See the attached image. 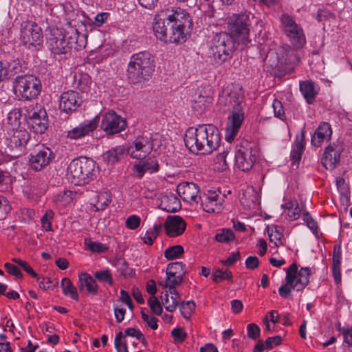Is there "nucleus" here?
I'll use <instances>...</instances> for the list:
<instances>
[{"label":"nucleus","instance_id":"1","mask_svg":"<svg viewBox=\"0 0 352 352\" xmlns=\"http://www.w3.org/2000/svg\"><path fill=\"white\" fill-rule=\"evenodd\" d=\"M192 27L190 16L179 8L168 11L165 15L157 14L153 23L155 36L163 42L171 43H184Z\"/></svg>","mask_w":352,"mask_h":352},{"label":"nucleus","instance_id":"2","mask_svg":"<svg viewBox=\"0 0 352 352\" xmlns=\"http://www.w3.org/2000/svg\"><path fill=\"white\" fill-rule=\"evenodd\" d=\"M244 94L242 88L234 87L233 89H224L219 94L217 105L223 111H231L228 118L225 139L231 142L236 136L244 120Z\"/></svg>","mask_w":352,"mask_h":352},{"label":"nucleus","instance_id":"3","mask_svg":"<svg viewBox=\"0 0 352 352\" xmlns=\"http://www.w3.org/2000/svg\"><path fill=\"white\" fill-rule=\"evenodd\" d=\"M154 60L148 52L133 54L126 70L129 80L133 84H142L148 81L154 71Z\"/></svg>","mask_w":352,"mask_h":352},{"label":"nucleus","instance_id":"4","mask_svg":"<svg viewBox=\"0 0 352 352\" xmlns=\"http://www.w3.org/2000/svg\"><path fill=\"white\" fill-rule=\"evenodd\" d=\"M96 163L87 157H80L73 160L67 168V175L71 183L76 186H82L94 179L96 173Z\"/></svg>","mask_w":352,"mask_h":352},{"label":"nucleus","instance_id":"5","mask_svg":"<svg viewBox=\"0 0 352 352\" xmlns=\"http://www.w3.org/2000/svg\"><path fill=\"white\" fill-rule=\"evenodd\" d=\"M77 37L76 29L64 32L61 29L53 28L47 38V45L54 54H67L72 48H76Z\"/></svg>","mask_w":352,"mask_h":352},{"label":"nucleus","instance_id":"6","mask_svg":"<svg viewBox=\"0 0 352 352\" xmlns=\"http://www.w3.org/2000/svg\"><path fill=\"white\" fill-rule=\"evenodd\" d=\"M15 95L21 100H30L40 94V80L33 75L18 76L13 81Z\"/></svg>","mask_w":352,"mask_h":352},{"label":"nucleus","instance_id":"7","mask_svg":"<svg viewBox=\"0 0 352 352\" xmlns=\"http://www.w3.org/2000/svg\"><path fill=\"white\" fill-rule=\"evenodd\" d=\"M251 14L248 12L233 14L228 20V28L232 38L240 39L244 44L250 42L249 39L250 27L251 25Z\"/></svg>","mask_w":352,"mask_h":352},{"label":"nucleus","instance_id":"8","mask_svg":"<svg viewBox=\"0 0 352 352\" xmlns=\"http://www.w3.org/2000/svg\"><path fill=\"white\" fill-rule=\"evenodd\" d=\"M233 47V38L229 34L226 32L217 34L212 39L210 47L214 62L218 65H221L231 58Z\"/></svg>","mask_w":352,"mask_h":352},{"label":"nucleus","instance_id":"9","mask_svg":"<svg viewBox=\"0 0 352 352\" xmlns=\"http://www.w3.org/2000/svg\"><path fill=\"white\" fill-rule=\"evenodd\" d=\"M20 39L28 49L38 50L43 43L41 28L34 21H23L21 25Z\"/></svg>","mask_w":352,"mask_h":352},{"label":"nucleus","instance_id":"10","mask_svg":"<svg viewBox=\"0 0 352 352\" xmlns=\"http://www.w3.org/2000/svg\"><path fill=\"white\" fill-rule=\"evenodd\" d=\"M280 27L292 45L296 47H302L305 42V36L302 28L287 13L280 17Z\"/></svg>","mask_w":352,"mask_h":352},{"label":"nucleus","instance_id":"11","mask_svg":"<svg viewBox=\"0 0 352 352\" xmlns=\"http://www.w3.org/2000/svg\"><path fill=\"white\" fill-rule=\"evenodd\" d=\"M29 134L25 130H10L7 133L3 144L6 146V152L13 157L19 156L23 151L28 141Z\"/></svg>","mask_w":352,"mask_h":352},{"label":"nucleus","instance_id":"12","mask_svg":"<svg viewBox=\"0 0 352 352\" xmlns=\"http://www.w3.org/2000/svg\"><path fill=\"white\" fill-rule=\"evenodd\" d=\"M208 124L199 125L197 128H189L184 135L186 146L193 153L204 154V138H207Z\"/></svg>","mask_w":352,"mask_h":352},{"label":"nucleus","instance_id":"13","mask_svg":"<svg viewBox=\"0 0 352 352\" xmlns=\"http://www.w3.org/2000/svg\"><path fill=\"white\" fill-rule=\"evenodd\" d=\"M25 119L36 133H43L47 128V113L41 105H30L25 109Z\"/></svg>","mask_w":352,"mask_h":352},{"label":"nucleus","instance_id":"14","mask_svg":"<svg viewBox=\"0 0 352 352\" xmlns=\"http://www.w3.org/2000/svg\"><path fill=\"white\" fill-rule=\"evenodd\" d=\"M126 126V120L115 111H111L102 116L100 128L107 135H111L124 131Z\"/></svg>","mask_w":352,"mask_h":352},{"label":"nucleus","instance_id":"15","mask_svg":"<svg viewBox=\"0 0 352 352\" xmlns=\"http://www.w3.org/2000/svg\"><path fill=\"white\" fill-rule=\"evenodd\" d=\"M153 148L151 137L141 135L126 148V153L133 158L141 160L149 155Z\"/></svg>","mask_w":352,"mask_h":352},{"label":"nucleus","instance_id":"16","mask_svg":"<svg viewBox=\"0 0 352 352\" xmlns=\"http://www.w3.org/2000/svg\"><path fill=\"white\" fill-rule=\"evenodd\" d=\"M199 200L203 210L207 212L219 213L223 208L224 199L219 192L208 190L202 196L199 195Z\"/></svg>","mask_w":352,"mask_h":352},{"label":"nucleus","instance_id":"17","mask_svg":"<svg viewBox=\"0 0 352 352\" xmlns=\"http://www.w3.org/2000/svg\"><path fill=\"white\" fill-rule=\"evenodd\" d=\"M54 158L50 148L43 147L29 155V164L31 168L35 171H41L47 167Z\"/></svg>","mask_w":352,"mask_h":352},{"label":"nucleus","instance_id":"18","mask_svg":"<svg viewBox=\"0 0 352 352\" xmlns=\"http://www.w3.org/2000/svg\"><path fill=\"white\" fill-rule=\"evenodd\" d=\"M82 103L80 94L76 91L63 92L60 97V109L66 113H72L76 111Z\"/></svg>","mask_w":352,"mask_h":352},{"label":"nucleus","instance_id":"19","mask_svg":"<svg viewBox=\"0 0 352 352\" xmlns=\"http://www.w3.org/2000/svg\"><path fill=\"white\" fill-rule=\"evenodd\" d=\"M99 120L100 118L98 116L93 119L85 120L78 126L68 131L67 137L71 140H78L89 135L97 128Z\"/></svg>","mask_w":352,"mask_h":352},{"label":"nucleus","instance_id":"20","mask_svg":"<svg viewBox=\"0 0 352 352\" xmlns=\"http://www.w3.org/2000/svg\"><path fill=\"white\" fill-rule=\"evenodd\" d=\"M177 193L184 201L190 204L199 202V188L196 184L180 183L177 187Z\"/></svg>","mask_w":352,"mask_h":352},{"label":"nucleus","instance_id":"21","mask_svg":"<svg viewBox=\"0 0 352 352\" xmlns=\"http://www.w3.org/2000/svg\"><path fill=\"white\" fill-rule=\"evenodd\" d=\"M160 164L155 157L142 160L133 165V170L136 177L141 179L145 173L153 174L159 170Z\"/></svg>","mask_w":352,"mask_h":352},{"label":"nucleus","instance_id":"22","mask_svg":"<svg viewBox=\"0 0 352 352\" xmlns=\"http://www.w3.org/2000/svg\"><path fill=\"white\" fill-rule=\"evenodd\" d=\"M256 156L252 150L245 148L239 149L235 153L236 166L242 171L250 170L254 162Z\"/></svg>","mask_w":352,"mask_h":352},{"label":"nucleus","instance_id":"23","mask_svg":"<svg viewBox=\"0 0 352 352\" xmlns=\"http://www.w3.org/2000/svg\"><path fill=\"white\" fill-rule=\"evenodd\" d=\"M164 228L168 236L175 237L184 233L186 228V224L179 216H168L165 221Z\"/></svg>","mask_w":352,"mask_h":352},{"label":"nucleus","instance_id":"24","mask_svg":"<svg viewBox=\"0 0 352 352\" xmlns=\"http://www.w3.org/2000/svg\"><path fill=\"white\" fill-rule=\"evenodd\" d=\"M208 135L204 138V154H210L214 150L217 149L221 141L220 133L217 128L212 124H208L207 131Z\"/></svg>","mask_w":352,"mask_h":352},{"label":"nucleus","instance_id":"25","mask_svg":"<svg viewBox=\"0 0 352 352\" xmlns=\"http://www.w3.org/2000/svg\"><path fill=\"white\" fill-rule=\"evenodd\" d=\"M302 278H300V280L298 283H294L293 277L291 275V273H287L285 276V284L282 285L278 289V293L280 296L283 298H287L289 294L291 293L292 290H296L298 292L302 291L305 288V285L307 282L303 276H300Z\"/></svg>","mask_w":352,"mask_h":352},{"label":"nucleus","instance_id":"26","mask_svg":"<svg viewBox=\"0 0 352 352\" xmlns=\"http://www.w3.org/2000/svg\"><path fill=\"white\" fill-rule=\"evenodd\" d=\"M332 135L331 125L327 122H322L316 129L311 137V142L314 146L319 147L326 140H329Z\"/></svg>","mask_w":352,"mask_h":352},{"label":"nucleus","instance_id":"27","mask_svg":"<svg viewBox=\"0 0 352 352\" xmlns=\"http://www.w3.org/2000/svg\"><path fill=\"white\" fill-rule=\"evenodd\" d=\"M340 161V151L336 150L334 145L329 144L326 147L322 164L327 169H333Z\"/></svg>","mask_w":352,"mask_h":352},{"label":"nucleus","instance_id":"28","mask_svg":"<svg viewBox=\"0 0 352 352\" xmlns=\"http://www.w3.org/2000/svg\"><path fill=\"white\" fill-rule=\"evenodd\" d=\"M78 287L80 292L85 289L92 295L98 294V285L94 278L85 272H82L78 275Z\"/></svg>","mask_w":352,"mask_h":352},{"label":"nucleus","instance_id":"29","mask_svg":"<svg viewBox=\"0 0 352 352\" xmlns=\"http://www.w3.org/2000/svg\"><path fill=\"white\" fill-rule=\"evenodd\" d=\"M300 91L308 104H312L315 101L318 94V88L311 80L300 81Z\"/></svg>","mask_w":352,"mask_h":352},{"label":"nucleus","instance_id":"30","mask_svg":"<svg viewBox=\"0 0 352 352\" xmlns=\"http://www.w3.org/2000/svg\"><path fill=\"white\" fill-rule=\"evenodd\" d=\"M161 206L163 210L168 212H175L181 208L180 200L172 192L162 197Z\"/></svg>","mask_w":352,"mask_h":352},{"label":"nucleus","instance_id":"31","mask_svg":"<svg viewBox=\"0 0 352 352\" xmlns=\"http://www.w3.org/2000/svg\"><path fill=\"white\" fill-rule=\"evenodd\" d=\"M289 272L291 273V275L293 277L294 284L298 283L300 278H302L300 276L301 275L305 277V280H307L305 287L309 284V277L311 275V271L309 267H302L299 271H298V266L296 263H294L287 269L286 274Z\"/></svg>","mask_w":352,"mask_h":352},{"label":"nucleus","instance_id":"32","mask_svg":"<svg viewBox=\"0 0 352 352\" xmlns=\"http://www.w3.org/2000/svg\"><path fill=\"white\" fill-rule=\"evenodd\" d=\"M126 149L123 146H118L110 149L103 155V159L107 163L113 164L124 157Z\"/></svg>","mask_w":352,"mask_h":352},{"label":"nucleus","instance_id":"33","mask_svg":"<svg viewBox=\"0 0 352 352\" xmlns=\"http://www.w3.org/2000/svg\"><path fill=\"white\" fill-rule=\"evenodd\" d=\"M305 150V132L301 131L300 135H297L294 142V145L291 151V156L295 161L299 162L301 160L302 154Z\"/></svg>","mask_w":352,"mask_h":352},{"label":"nucleus","instance_id":"34","mask_svg":"<svg viewBox=\"0 0 352 352\" xmlns=\"http://www.w3.org/2000/svg\"><path fill=\"white\" fill-rule=\"evenodd\" d=\"M284 208V213L286 214L291 221L298 219L300 217L301 208L299 207L296 200H291L282 205Z\"/></svg>","mask_w":352,"mask_h":352},{"label":"nucleus","instance_id":"35","mask_svg":"<svg viewBox=\"0 0 352 352\" xmlns=\"http://www.w3.org/2000/svg\"><path fill=\"white\" fill-rule=\"evenodd\" d=\"M210 103V98L199 94L192 101V109L197 116H201L206 110Z\"/></svg>","mask_w":352,"mask_h":352},{"label":"nucleus","instance_id":"36","mask_svg":"<svg viewBox=\"0 0 352 352\" xmlns=\"http://www.w3.org/2000/svg\"><path fill=\"white\" fill-rule=\"evenodd\" d=\"M186 274L185 265L182 262H173L169 263L166 267V275L184 277Z\"/></svg>","mask_w":352,"mask_h":352},{"label":"nucleus","instance_id":"37","mask_svg":"<svg viewBox=\"0 0 352 352\" xmlns=\"http://www.w3.org/2000/svg\"><path fill=\"white\" fill-rule=\"evenodd\" d=\"M212 279L216 283H219L223 280H228L232 282L233 276L232 272L228 269L223 270L217 268L213 271L212 274Z\"/></svg>","mask_w":352,"mask_h":352},{"label":"nucleus","instance_id":"38","mask_svg":"<svg viewBox=\"0 0 352 352\" xmlns=\"http://www.w3.org/2000/svg\"><path fill=\"white\" fill-rule=\"evenodd\" d=\"M162 229V224H155L152 228H149L144 236H142V239L143 241L148 245H151L153 243V241L158 236L160 232Z\"/></svg>","mask_w":352,"mask_h":352},{"label":"nucleus","instance_id":"39","mask_svg":"<svg viewBox=\"0 0 352 352\" xmlns=\"http://www.w3.org/2000/svg\"><path fill=\"white\" fill-rule=\"evenodd\" d=\"M60 286L65 295H69L72 299L78 300L76 288L69 278H63L61 280Z\"/></svg>","mask_w":352,"mask_h":352},{"label":"nucleus","instance_id":"40","mask_svg":"<svg viewBox=\"0 0 352 352\" xmlns=\"http://www.w3.org/2000/svg\"><path fill=\"white\" fill-rule=\"evenodd\" d=\"M184 252V248L180 245H176L166 249L164 257L168 260H173L179 258Z\"/></svg>","mask_w":352,"mask_h":352},{"label":"nucleus","instance_id":"41","mask_svg":"<svg viewBox=\"0 0 352 352\" xmlns=\"http://www.w3.org/2000/svg\"><path fill=\"white\" fill-rule=\"evenodd\" d=\"M85 245L86 248L93 252L102 253L107 250V247L98 241H94L90 239H85Z\"/></svg>","mask_w":352,"mask_h":352},{"label":"nucleus","instance_id":"42","mask_svg":"<svg viewBox=\"0 0 352 352\" xmlns=\"http://www.w3.org/2000/svg\"><path fill=\"white\" fill-rule=\"evenodd\" d=\"M111 201V195L109 192H104L100 193L97 196V202L95 204L96 210H104L106 208V207L109 205Z\"/></svg>","mask_w":352,"mask_h":352},{"label":"nucleus","instance_id":"43","mask_svg":"<svg viewBox=\"0 0 352 352\" xmlns=\"http://www.w3.org/2000/svg\"><path fill=\"white\" fill-rule=\"evenodd\" d=\"M234 238V233L231 229H223L215 236V239L220 243H229Z\"/></svg>","mask_w":352,"mask_h":352},{"label":"nucleus","instance_id":"44","mask_svg":"<svg viewBox=\"0 0 352 352\" xmlns=\"http://www.w3.org/2000/svg\"><path fill=\"white\" fill-rule=\"evenodd\" d=\"M94 276L100 282L107 283L109 285H112L113 283L112 275L109 270L96 271L94 273Z\"/></svg>","mask_w":352,"mask_h":352},{"label":"nucleus","instance_id":"45","mask_svg":"<svg viewBox=\"0 0 352 352\" xmlns=\"http://www.w3.org/2000/svg\"><path fill=\"white\" fill-rule=\"evenodd\" d=\"M73 199V192L70 190H65L57 194L54 197V201L63 206L69 204Z\"/></svg>","mask_w":352,"mask_h":352},{"label":"nucleus","instance_id":"46","mask_svg":"<svg viewBox=\"0 0 352 352\" xmlns=\"http://www.w3.org/2000/svg\"><path fill=\"white\" fill-rule=\"evenodd\" d=\"M269 237L271 242H274L276 247L283 245L282 228L276 226L274 230H272V232L269 233Z\"/></svg>","mask_w":352,"mask_h":352},{"label":"nucleus","instance_id":"47","mask_svg":"<svg viewBox=\"0 0 352 352\" xmlns=\"http://www.w3.org/2000/svg\"><path fill=\"white\" fill-rule=\"evenodd\" d=\"M169 293L171 294V303L166 307V309L169 312H173L176 309L179 303L180 296L175 288L170 289Z\"/></svg>","mask_w":352,"mask_h":352},{"label":"nucleus","instance_id":"48","mask_svg":"<svg viewBox=\"0 0 352 352\" xmlns=\"http://www.w3.org/2000/svg\"><path fill=\"white\" fill-rule=\"evenodd\" d=\"M195 308V303L193 301L182 302L179 306L180 311L186 318H188L190 317Z\"/></svg>","mask_w":352,"mask_h":352},{"label":"nucleus","instance_id":"49","mask_svg":"<svg viewBox=\"0 0 352 352\" xmlns=\"http://www.w3.org/2000/svg\"><path fill=\"white\" fill-rule=\"evenodd\" d=\"M148 305L151 311L156 315L160 316L162 313V307L155 296H151L148 300Z\"/></svg>","mask_w":352,"mask_h":352},{"label":"nucleus","instance_id":"50","mask_svg":"<svg viewBox=\"0 0 352 352\" xmlns=\"http://www.w3.org/2000/svg\"><path fill=\"white\" fill-rule=\"evenodd\" d=\"M274 116L279 119L283 120L285 118L283 106L280 101L274 99L272 103Z\"/></svg>","mask_w":352,"mask_h":352},{"label":"nucleus","instance_id":"51","mask_svg":"<svg viewBox=\"0 0 352 352\" xmlns=\"http://www.w3.org/2000/svg\"><path fill=\"white\" fill-rule=\"evenodd\" d=\"M229 152L228 151H223L220 153L216 158V164H219V166H217V168L220 170L221 171H223L226 170L228 167L226 157L228 155Z\"/></svg>","mask_w":352,"mask_h":352},{"label":"nucleus","instance_id":"52","mask_svg":"<svg viewBox=\"0 0 352 352\" xmlns=\"http://www.w3.org/2000/svg\"><path fill=\"white\" fill-rule=\"evenodd\" d=\"M140 221L141 219L139 216L133 214L129 216L126 219L125 224L127 228L131 230H135L140 226Z\"/></svg>","mask_w":352,"mask_h":352},{"label":"nucleus","instance_id":"53","mask_svg":"<svg viewBox=\"0 0 352 352\" xmlns=\"http://www.w3.org/2000/svg\"><path fill=\"white\" fill-rule=\"evenodd\" d=\"M77 87L81 91H86L91 82V79L87 74H82L78 78L76 79Z\"/></svg>","mask_w":352,"mask_h":352},{"label":"nucleus","instance_id":"54","mask_svg":"<svg viewBox=\"0 0 352 352\" xmlns=\"http://www.w3.org/2000/svg\"><path fill=\"white\" fill-rule=\"evenodd\" d=\"M12 261L21 266V267L30 276L34 278H38V274L34 271L32 267L25 261H22L20 258H14Z\"/></svg>","mask_w":352,"mask_h":352},{"label":"nucleus","instance_id":"55","mask_svg":"<svg viewBox=\"0 0 352 352\" xmlns=\"http://www.w3.org/2000/svg\"><path fill=\"white\" fill-rule=\"evenodd\" d=\"M171 335L173 336L175 342L177 343L183 342L187 336L185 331L182 328L173 329L171 331Z\"/></svg>","mask_w":352,"mask_h":352},{"label":"nucleus","instance_id":"56","mask_svg":"<svg viewBox=\"0 0 352 352\" xmlns=\"http://www.w3.org/2000/svg\"><path fill=\"white\" fill-rule=\"evenodd\" d=\"M248 336L256 340L260 335V328L254 323H250L247 326Z\"/></svg>","mask_w":352,"mask_h":352},{"label":"nucleus","instance_id":"57","mask_svg":"<svg viewBox=\"0 0 352 352\" xmlns=\"http://www.w3.org/2000/svg\"><path fill=\"white\" fill-rule=\"evenodd\" d=\"M21 113L19 109L11 111L8 115V122L11 125L17 126L20 124Z\"/></svg>","mask_w":352,"mask_h":352},{"label":"nucleus","instance_id":"58","mask_svg":"<svg viewBox=\"0 0 352 352\" xmlns=\"http://www.w3.org/2000/svg\"><path fill=\"white\" fill-rule=\"evenodd\" d=\"M302 218L305 222H306L307 227L314 232H317L318 226L316 222L312 219L309 214L305 211L302 214Z\"/></svg>","mask_w":352,"mask_h":352},{"label":"nucleus","instance_id":"59","mask_svg":"<svg viewBox=\"0 0 352 352\" xmlns=\"http://www.w3.org/2000/svg\"><path fill=\"white\" fill-rule=\"evenodd\" d=\"M141 316L143 320L146 322L152 329H157V319L155 317H150L144 310L141 311Z\"/></svg>","mask_w":352,"mask_h":352},{"label":"nucleus","instance_id":"60","mask_svg":"<svg viewBox=\"0 0 352 352\" xmlns=\"http://www.w3.org/2000/svg\"><path fill=\"white\" fill-rule=\"evenodd\" d=\"M241 258L239 251L231 252L228 258L226 260H222L221 262L225 266H232L235 262L239 260Z\"/></svg>","mask_w":352,"mask_h":352},{"label":"nucleus","instance_id":"61","mask_svg":"<svg viewBox=\"0 0 352 352\" xmlns=\"http://www.w3.org/2000/svg\"><path fill=\"white\" fill-rule=\"evenodd\" d=\"M53 216L54 212L52 210H48L41 218L42 226L46 230H51L50 219L53 218Z\"/></svg>","mask_w":352,"mask_h":352},{"label":"nucleus","instance_id":"62","mask_svg":"<svg viewBox=\"0 0 352 352\" xmlns=\"http://www.w3.org/2000/svg\"><path fill=\"white\" fill-rule=\"evenodd\" d=\"M331 18H334V14L328 10L322 9L319 10L317 12L316 19L319 22H322L327 19H330Z\"/></svg>","mask_w":352,"mask_h":352},{"label":"nucleus","instance_id":"63","mask_svg":"<svg viewBox=\"0 0 352 352\" xmlns=\"http://www.w3.org/2000/svg\"><path fill=\"white\" fill-rule=\"evenodd\" d=\"M124 335L126 336H131L136 338L138 340H144V336L140 330L135 328H128L124 331Z\"/></svg>","mask_w":352,"mask_h":352},{"label":"nucleus","instance_id":"64","mask_svg":"<svg viewBox=\"0 0 352 352\" xmlns=\"http://www.w3.org/2000/svg\"><path fill=\"white\" fill-rule=\"evenodd\" d=\"M245 267L249 270H255L259 265V260L255 256H250L245 260Z\"/></svg>","mask_w":352,"mask_h":352}]
</instances>
